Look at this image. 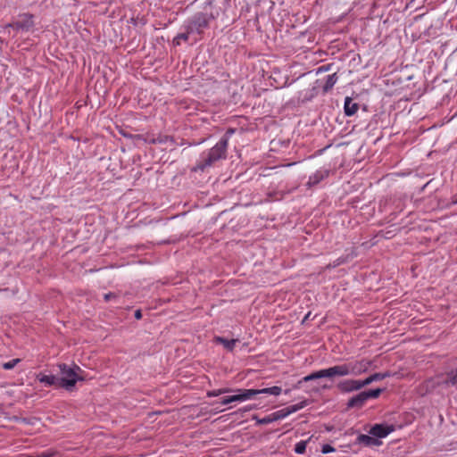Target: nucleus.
I'll list each match as a JSON object with an SVG mask.
<instances>
[{"mask_svg":"<svg viewBox=\"0 0 457 457\" xmlns=\"http://www.w3.org/2000/svg\"><path fill=\"white\" fill-rule=\"evenodd\" d=\"M273 417L274 416L271 413L262 419H257V418H255V419H256L258 424L265 425V424H269V423L276 421L275 419H273Z\"/></svg>","mask_w":457,"mask_h":457,"instance_id":"nucleus-26","label":"nucleus"},{"mask_svg":"<svg viewBox=\"0 0 457 457\" xmlns=\"http://www.w3.org/2000/svg\"><path fill=\"white\" fill-rule=\"evenodd\" d=\"M237 392L239 394L240 402L252 399L259 395L258 389H238Z\"/></svg>","mask_w":457,"mask_h":457,"instance_id":"nucleus-13","label":"nucleus"},{"mask_svg":"<svg viewBox=\"0 0 457 457\" xmlns=\"http://www.w3.org/2000/svg\"><path fill=\"white\" fill-rule=\"evenodd\" d=\"M359 109L358 104L354 103L351 97L345 99L344 110L346 116H352L356 113Z\"/></svg>","mask_w":457,"mask_h":457,"instance_id":"nucleus-9","label":"nucleus"},{"mask_svg":"<svg viewBox=\"0 0 457 457\" xmlns=\"http://www.w3.org/2000/svg\"><path fill=\"white\" fill-rule=\"evenodd\" d=\"M453 204H457V199L453 201Z\"/></svg>","mask_w":457,"mask_h":457,"instance_id":"nucleus-33","label":"nucleus"},{"mask_svg":"<svg viewBox=\"0 0 457 457\" xmlns=\"http://www.w3.org/2000/svg\"><path fill=\"white\" fill-rule=\"evenodd\" d=\"M306 403H307L306 401H303L299 403L287 407L286 409H287V411H288V415L300 411L301 409H303V407L306 406Z\"/></svg>","mask_w":457,"mask_h":457,"instance_id":"nucleus-19","label":"nucleus"},{"mask_svg":"<svg viewBox=\"0 0 457 457\" xmlns=\"http://www.w3.org/2000/svg\"><path fill=\"white\" fill-rule=\"evenodd\" d=\"M390 377L389 372H384V373H374L370 375V377L366 378L365 379L361 380L363 387L373 383L374 381L382 380L386 378Z\"/></svg>","mask_w":457,"mask_h":457,"instance_id":"nucleus-11","label":"nucleus"},{"mask_svg":"<svg viewBox=\"0 0 457 457\" xmlns=\"http://www.w3.org/2000/svg\"><path fill=\"white\" fill-rule=\"evenodd\" d=\"M394 430L393 425L376 424L370 428V434L378 439L386 437Z\"/></svg>","mask_w":457,"mask_h":457,"instance_id":"nucleus-5","label":"nucleus"},{"mask_svg":"<svg viewBox=\"0 0 457 457\" xmlns=\"http://www.w3.org/2000/svg\"><path fill=\"white\" fill-rule=\"evenodd\" d=\"M306 441H300L295 446V452L298 454H303L306 450Z\"/></svg>","mask_w":457,"mask_h":457,"instance_id":"nucleus-23","label":"nucleus"},{"mask_svg":"<svg viewBox=\"0 0 457 457\" xmlns=\"http://www.w3.org/2000/svg\"><path fill=\"white\" fill-rule=\"evenodd\" d=\"M37 378L39 382L44 383L46 386H59V378L54 375L38 374Z\"/></svg>","mask_w":457,"mask_h":457,"instance_id":"nucleus-10","label":"nucleus"},{"mask_svg":"<svg viewBox=\"0 0 457 457\" xmlns=\"http://www.w3.org/2000/svg\"><path fill=\"white\" fill-rule=\"evenodd\" d=\"M21 361L20 359H12L10 361L3 363L2 367L4 370H12L13 369L19 362Z\"/></svg>","mask_w":457,"mask_h":457,"instance_id":"nucleus-27","label":"nucleus"},{"mask_svg":"<svg viewBox=\"0 0 457 457\" xmlns=\"http://www.w3.org/2000/svg\"><path fill=\"white\" fill-rule=\"evenodd\" d=\"M328 68L324 67V66L321 67V68H319V71H328Z\"/></svg>","mask_w":457,"mask_h":457,"instance_id":"nucleus-32","label":"nucleus"},{"mask_svg":"<svg viewBox=\"0 0 457 457\" xmlns=\"http://www.w3.org/2000/svg\"><path fill=\"white\" fill-rule=\"evenodd\" d=\"M114 296H115V295H114L113 294H111V293H109V294H105V295H104V300H105V301H109L111 298H112V297H114Z\"/></svg>","mask_w":457,"mask_h":457,"instance_id":"nucleus-30","label":"nucleus"},{"mask_svg":"<svg viewBox=\"0 0 457 457\" xmlns=\"http://www.w3.org/2000/svg\"><path fill=\"white\" fill-rule=\"evenodd\" d=\"M191 32H192V31H190V30H189V27L187 26V31L186 33L179 34V35L174 38V43H176L177 45H179L180 40L187 41V40L188 39L189 34H190Z\"/></svg>","mask_w":457,"mask_h":457,"instance_id":"nucleus-22","label":"nucleus"},{"mask_svg":"<svg viewBox=\"0 0 457 457\" xmlns=\"http://www.w3.org/2000/svg\"><path fill=\"white\" fill-rule=\"evenodd\" d=\"M332 451H334L333 447H331L328 445H324L323 448H322V453H330Z\"/></svg>","mask_w":457,"mask_h":457,"instance_id":"nucleus-28","label":"nucleus"},{"mask_svg":"<svg viewBox=\"0 0 457 457\" xmlns=\"http://www.w3.org/2000/svg\"><path fill=\"white\" fill-rule=\"evenodd\" d=\"M258 392H259V395L263 394V395H278L281 394L282 389L280 386H274L271 387L258 389Z\"/></svg>","mask_w":457,"mask_h":457,"instance_id":"nucleus-17","label":"nucleus"},{"mask_svg":"<svg viewBox=\"0 0 457 457\" xmlns=\"http://www.w3.org/2000/svg\"><path fill=\"white\" fill-rule=\"evenodd\" d=\"M61 378H59V386L66 390H72L78 381L84 380V371L78 365H67L62 363L58 365Z\"/></svg>","mask_w":457,"mask_h":457,"instance_id":"nucleus-2","label":"nucleus"},{"mask_svg":"<svg viewBox=\"0 0 457 457\" xmlns=\"http://www.w3.org/2000/svg\"><path fill=\"white\" fill-rule=\"evenodd\" d=\"M273 414V419H275V420H282L286 417L288 416V411H287V409L284 408V409H281L279 411H277L275 412L272 413Z\"/></svg>","mask_w":457,"mask_h":457,"instance_id":"nucleus-21","label":"nucleus"},{"mask_svg":"<svg viewBox=\"0 0 457 457\" xmlns=\"http://www.w3.org/2000/svg\"><path fill=\"white\" fill-rule=\"evenodd\" d=\"M357 441L360 443V444H363L365 445H378L381 444V442L376 438L375 436H368V435H360L358 437H357Z\"/></svg>","mask_w":457,"mask_h":457,"instance_id":"nucleus-12","label":"nucleus"},{"mask_svg":"<svg viewBox=\"0 0 457 457\" xmlns=\"http://www.w3.org/2000/svg\"><path fill=\"white\" fill-rule=\"evenodd\" d=\"M233 133H234V129H229L222 137H227L228 138V137L230 135H232Z\"/></svg>","mask_w":457,"mask_h":457,"instance_id":"nucleus-29","label":"nucleus"},{"mask_svg":"<svg viewBox=\"0 0 457 457\" xmlns=\"http://www.w3.org/2000/svg\"><path fill=\"white\" fill-rule=\"evenodd\" d=\"M215 341L222 344L224 347L228 351H232L234 349L236 343L237 342V339L228 340L220 337H216Z\"/></svg>","mask_w":457,"mask_h":457,"instance_id":"nucleus-16","label":"nucleus"},{"mask_svg":"<svg viewBox=\"0 0 457 457\" xmlns=\"http://www.w3.org/2000/svg\"><path fill=\"white\" fill-rule=\"evenodd\" d=\"M306 403H307L306 401H303L299 403L287 407L286 409H287V411H288V415L300 411L301 409H303V407L306 406Z\"/></svg>","mask_w":457,"mask_h":457,"instance_id":"nucleus-18","label":"nucleus"},{"mask_svg":"<svg viewBox=\"0 0 457 457\" xmlns=\"http://www.w3.org/2000/svg\"><path fill=\"white\" fill-rule=\"evenodd\" d=\"M233 402H240L239 394H237V395H230V396L223 398L222 401H221V403L222 404H228V403H231Z\"/></svg>","mask_w":457,"mask_h":457,"instance_id":"nucleus-25","label":"nucleus"},{"mask_svg":"<svg viewBox=\"0 0 457 457\" xmlns=\"http://www.w3.org/2000/svg\"><path fill=\"white\" fill-rule=\"evenodd\" d=\"M367 395L364 391L350 398L347 402V408H361L367 402Z\"/></svg>","mask_w":457,"mask_h":457,"instance_id":"nucleus-7","label":"nucleus"},{"mask_svg":"<svg viewBox=\"0 0 457 457\" xmlns=\"http://www.w3.org/2000/svg\"><path fill=\"white\" fill-rule=\"evenodd\" d=\"M228 147V137H221L220 140L210 149L207 156L200 162L194 170H204L206 167L212 166L215 162L226 157Z\"/></svg>","mask_w":457,"mask_h":457,"instance_id":"nucleus-3","label":"nucleus"},{"mask_svg":"<svg viewBox=\"0 0 457 457\" xmlns=\"http://www.w3.org/2000/svg\"><path fill=\"white\" fill-rule=\"evenodd\" d=\"M382 389L380 388H377V389H372V390H368V391H364L365 395H367V400L369 399H375V398H378L380 394L382 393Z\"/></svg>","mask_w":457,"mask_h":457,"instance_id":"nucleus-20","label":"nucleus"},{"mask_svg":"<svg viewBox=\"0 0 457 457\" xmlns=\"http://www.w3.org/2000/svg\"><path fill=\"white\" fill-rule=\"evenodd\" d=\"M372 361L361 359L359 361H349L345 363H342L339 365H335L329 367L328 369L320 370L318 371L312 372L305 377H303L301 380H299L295 385V388H300L303 382L312 381L314 379H319L322 378H334V377H345V376H359L366 371H368Z\"/></svg>","mask_w":457,"mask_h":457,"instance_id":"nucleus-1","label":"nucleus"},{"mask_svg":"<svg viewBox=\"0 0 457 457\" xmlns=\"http://www.w3.org/2000/svg\"><path fill=\"white\" fill-rule=\"evenodd\" d=\"M363 387L361 380L358 379H345L337 384V388L341 393H351L358 391Z\"/></svg>","mask_w":457,"mask_h":457,"instance_id":"nucleus-4","label":"nucleus"},{"mask_svg":"<svg viewBox=\"0 0 457 457\" xmlns=\"http://www.w3.org/2000/svg\"><path fill=\"white\" fill-rule=\"evenodd\" d=\"M443 383L446 386H457V367L455 370L446 373V379Z\"/></svg>","mask_w":457,"mask_h":457,"instance_id":"nucleus-15","label":"nucleus"},{"mask_svg":"<svg viewBox=\"0 0 457 457\" xmlns=\"http://www.w3.org/2000/svg\"><path fill=\"white\" fill-rule=\"evenodd\" d=\"M229 391H230L229 388H221V389H218V390H212V391L207 392V396L215 397V396H219L222 394L228 393Z\"/></svg>","mask_w":457,"mask_h":457,"instance_id":"nucleus-24","label":"nucleus"},{"mask_svg":"<svg viewBox=\"0 0 457 457\" xmlns=\"http://www.w3.org/2000/svg\"><path fill=\"white\" fill-rule=\"evenodd\" d=\"M135 317H136L137 319H140V318H141V312H140V311H138V310H137V311H136V312H135Z\"/></svg>","mask_w":457,"mask_h":457,"instance_id":"nucleus-31","label":"nucleus"},{"mask_svg":"<svg viewBox=\"0 0 457 457\" xmlns=\"http://www.w3.org/2000/svg\"><path fill=\"white\" fill-rule=\"evenodd\" d=\"M328 170H317L313 175L310 176L306 186L311 188L312 187L318 185L321 180L328 176Z\"/></svg>","mask_w":457,"mask_h":457,"instance_id":"nucleus-8","label":"nucleus"},{"mask_svg":"<svg viewBox=\"0 0 457 457\" xmlns=\"http://www.w3.org/2000/svg\"><path fill=\"white\" fill-rule=\"evenodd\" d=\"M207 19L205 14L200 12L196 13L192 20L189 21L188 27L190 31L201 32L203 28L207 26Z\"/></svg>","mask_w":457,"mask_h":457,"instance_id":"nucleus-6","label":"nucleus"},{"mask_svg":"<svg viewBox=\"0 0 457 457\" xmlns=\"http://www.w3.org/2000/svg\"><path fill=\"white\" fill-rule=\"evenodd\" d=\"M337 73H333V74L328 75L327 79H326V81H325V84L323 86V91L324 92H328L330 89H332V87L337 83Z\"/></svg>","mask_w":457,"mask_h":457,"instance_id":"nucleus-14","label":"nucleus"}]
</instances>
